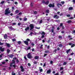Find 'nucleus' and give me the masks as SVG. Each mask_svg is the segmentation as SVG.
Listing matches in <instances>:
<instances>
[{"instance_id": "nucleus-1", "label": "nucleus", "mask_w": 75, "mask_h": 75, "mask_svg": "<svg viewBox=\"0 0 75 75\" xmlns=\"http://www.w3.org/2000/svg\"><path fill=\"white\" fill-rule=\"evenodd\" d=\"M10 13H11V11H9V8H8L6 9L5 10V15H7V16H9L8 14H10Z\"/></svg>"}, {"instance_id": "nucleus-2", "label": "nucleus", "mask_w": 75, "mask_h": 75, "mask_svg": "<svg viewBox=\"0 0 75 75\" xmlns=\"http://www.w3.org/2000/svg\"><path fill=\"white\" fill-rule=\"evenodd\" d=\"M30 41V39L27 38L26 41H24L23 42L25 44V45L28 46V41Z\"/></svg>"}, {"instance_id": "nucleus-3", "label": "nucleus", "mask_w": 75, "mask_h": 75, "mask_svg": "<svg viewBox=\"0 0 75 75\" xmlns=\"http://www.w3.org/2000/svg\"><path fill=\"white\" fill-rule=\"evenodd\" d=\"M30 28V30H32L33 29H34V24H30L29 25Z\"/></svg>"}, {"instance_id": "nucleus-4", "label": "nucleus", "mask_w": 75, "mask_h": 75, "mask_svg": "<svg viewBox=\"0 0 75 75\" xmlns=\"http://www.w3.org/2000/svg\"><path fill=\"white\" fill-rule=\"evenodd\" d=\"M27 56L28 58L29 59L33 58V56H32V55H31V54L30 53H28L27 55Z\"/></svg>"}, {"instance_id": "nucleus-5", "label": "nucleus", "mask_w": 75, "mask_h": 75, "mask_svg": "<svg viewBox=\"0 0 75 75\" xmlns=\"http://www.w3.org/2000/svg\"><path fill=\"white\" fill-rule=\"evenodd\" d=\"M49 3H50L49 1H47L46 2H45L44 0L42 1V3L45 4L46 5H48L49 4Z\"/></svg>"}, {"instance_id": "nucleus-6", "label": "nucleus", "mask_w": 75, "mask_h": 75, "mask_svg": "<svg viewBox=\"0 0 75 75\" xmlns=\"http://www.w3.org/2000/svg\"><path fill=\"white\" fill-rule=\"evenodd\" d=\"M5 50V48H3L2 47H0V51L1 52H4V50Z\"/></svg>"}, {"instance_id": "nucleus-7", "label": "nucleus", "mask_w": 75, "mask_h": 75, "mask_svg": "<svg viewBox=\"0 0 75 75\" xmlns=\"http://www.w3.org/2000/svg\"><path fill=\"white\" fill-rule=\"evenodd\" d=\"M53 18H55V19H58V18H59V16L57 15H55L53 16Z\"/></svg>"}, {"instance_id": "nucleus-8", "label": "nucleus", "mask_w": 75, "mask_h": 75, "mask_svg": "<svg viewBox=\"0 0 75 75\" xmlns=\"http://www.w3.org/2000/svg\"><path fill=\"white\" fill-rule=\"evenodd\" d=\"M45 33L44 32H42L41 33V35L42 36L41 37L42 38H44V35H45Z\"/></svg>"}, {"instance_id": "nucleus-9", "label": "nucleus", "mask_w": 75, "mask_h": 75, "mask_svg": "<svg viewBox=\"0 0 75 75\" xmlns=\"http://www.w3.org/2000/svg\"><path fill=\"white\" fill-rule=\"evenodd\" d=\"M48 6L49 7H52L53 8V7H55V5H54V4H50Z\"/></svg>"}, {"instance_id": "nucleus-10", "label": "nucleus", "mask_w": 75, "mask_h": 75, "mask_svg": "<svg viewBox=\"0 0 75 75\" xmlns=\"http://www.w3.org/2000/svg\"><path fill=\"white\" fill-rule=\"evenodd\" d=\"M20 68L21 69V72H24V69L23 68V67L22 66H21L20 67Z\"/></svg>"}, {"instance_id": "nucleus-11", "label": "nucleus", "mask_w": 75, "mask_h": 75, "mask_svg": "<svg viewBox=\"0 0 75 75\" xmlns=\"http://www.w3.org/2000/svg\"><path fill=\"white\" fill-rule=\"evenodd\" d=\"M60 27H62V30L64 29V26H63V23H61L60 25Z\"/></svg>"}, {"instance_id": "nucleus-12", "label": "nucleus", "mask_w": 75, "mask_h": 75, "mask_svg": "<svg viewBox=\"0 0 75 75\" xmlns=\"http://www.w3.org/2000/svg\"><path fill=\"white\" fill-rule=\"evenodd\" d=\"M29 29H30V27L28 26L27 28H25V31H27V30H29Z\"/></svg>"}, {"instance_id": "nucleus-13", "label": "nucleus", "mask_w": 75, "mask_h": 75, "mask_svg": "<svg viewBox=\"0 0 75 75\" xmlns=\"http://www.w3.org/2000/svg\"><path fill=\"white\" fill-rule=\"evenodd\" d=\"M4 39H7V34H5L4 35Z\"/></svg>"}, {"instance_id": "nucleus-14", "label": "nucleus", "mask_w": 75, "mask_h": 75, "mask_svg": "<svg viewBox=\"0 0 75 75\" xmlns=\"http://www.w3.org/2000/svg\"><path fill=\"white\" fill-rule=\"evenodd\" d=\"M6 44L7 47H10V45L9 44L6 43Z\"/></svg>"}, {"instance_id": "nucleus-15", "label": "nucleus", "mask_w": 75, "mask_h": 75, "mask_svg": "<svg viewBox=\"0 0 75 75\" xmlns=\"http://www.w3.org/2000/svg\"><path fill=\"white\" fill-rule=\"evenodd\" d=\"M50 73H51V70L50 69L47 71V74H50Z\"/></svg>"}, {"instance_id": "nucleus-16", "label": "nucleus", "mask_w": 75, "mask_h": 75, "mask_svg": "<svg viewBox=\"0 0 75 75\" xmlns=\"http://www.w3.org/2000/svg\"><path fill=\"white\" fill-rule=\"evenodd\" d=\"M8 57H10V58H13V54H10L8 55Z\"/></svg>"}, {"instance_id": "nucleus-17", "label": "nucleus", "mask_w": 75, "mask_h": 75, "mask_svg": "<svg viewBox=\"0 0 75 75\" xmlns=\"http://www.w3.org/2000/svg\"><path fill=\"white\" fill-rule=\"evenodd\" d=\"M45 53H50V51L49 50H45Z\"/></svg>"}, {"instance_id": "nucleus-18", "label": "nucleus", "mask_w": 75, "mask_h": 75, "mask_svg": "<svg viewBox=\"0 0 75 75\" xmlns=\"http://www.w3.org/2000/svg\"><path fill=\"white\" fill-rule=\"evenodd\" d=\"M10 50L9 49H8L7 50V54H9V53H10Z\"/></svg>"}, {"instance_id": "nucleus-19", "label": "nucleus", "mask_w": 75, "mask_h": 75, "mask_svg": "<svg viewBox=\"0 0 75 75\" xmlns=\"http://www.w3.org/2000/svg\"><path fill=\"white\" fill-rule=\"evenodd\" d=\"M70 51H71V49H69L68 50H67L66 51L67 53V54H68V53H69V52H70Z\"/></svg>"}, {"instance_id": "nucleus-20", "label": "nucleus", "mask_w": 75, "mask_h": 75, "mask_svg": "<svg viewBox=\"0 0 75 75\" xmlns=\"http://www.w3.org/2000/svg\"><path fill=\"white\" fill-rule=\"evenodd\" d=\"M38 58H39V57L38 56H35V59H38Z\"/></svg>"}, {"instance_id": "nucleus-21", "label": "nucleus", "mask_w": 75, "mask_h": 75, "mask_svg": "<svg viewBox=\"0 0 75 75\" xmlns=\"http://www.w3.org/2000/svg\"><path fill=\"white\" fill-rule=\"evenodd\" d=\"M45 12H46V13H50V11L48 9L47 10H46Z\"/></svg>"}, {"instance_id": "nucleus-22", "label": "nucleus", "mask_w": 75, "mask_h": 75, "mask_svg": "<svg viewBox=\"0 0 75 75\" xmlns=\"http://www.w3.org/2000/svg\"><path fill=\"white\" fill-rule=\"evenodd\" d=\"M18 12H19V11L17 9L15 11V13H16V14H17V13H18Z\"/></svg>"}, {"instance_id": "nucleus-23", "label": "nucleus", "mask_w": 75, "mask_h": 75, "mask_svg": "<svg viewBox=\"0 0 75 75\" xmlns=\"http://www.w3.org/2000/svg\"><path fill=\"white\" fill-rule=\"evenodd\" d=\"M73 9V8L72 7H70L69 8V10H71Z\"/></svg>"}, {"instance_id": "nucleus-24", "label": "nucleus", "mask_w": 75, "mask_h": 75, "mask_svg": "<svg viewBox=\"0 0 75 75\" xmlns=\"http://www.w3.org/2000/svg\"><path fill=\"white\" fill-rule=\"evenodd\" d=\"M67 23H72V21L71 20H69L67 21Z\"/></svg>"}, {"instance_id": "nucleus-25", "label": "nucleus", "mask_w": 75, "mask_h": 75, "mask_svg": "<svg viewBox=\"0 0 75 75\" xmlns=\"http://www.w3.org/2000/svg\"><path fill=\"white\" fill-rule=\"evenodd\" d=\"M75 44H73L71 45V48H73V47H75Z\"/></svg>"}, {"instance_id": "nucleus-26", "label": "nucleus", "mask_w": 75, "mask_h": 75, "mask_svg": "<svg viewBox=\"0 0 75 75\" xmlns=\"http://www.w3.org/2000/svg\"><path fill=\"white\" fill-rule=\"evenodd\" d=\"M17 43H18V44H21V41H18V42H17Z\"/></svg>"}, {"instance_id": "nucleus-27", "label": "nucleus", "mask_w": 75, "mask_h": 75, "mask_svg": "<svg viewBox=\"0 0 75 75\" xmlns=\"http://www.w3.org/2000/svg\"><path fill=\"white\" fill-rule=\"evenodd\" d=\"M16 66H17L16 65V64H15L13 65V67L14 68H16Z\"/></svg>"}, {"instance_id": "nucleus-28", "label": "nucleus", "mask_w": 75, "mask_h": 75, "mask_svg": "<svg viewBox=\"0 0 75 75\" xmlns=\"http://www.w3.org/2000/svg\"><path fill=\"white\" fill-rule=\"evenodd\" d=\"M27 20V18H24L23 19V21H25Z\"/></svg>"}, {"instance_id": "nucleus-29", "label": "nucleus", "mask_w": 75, "mask_h": 75, "mask_svg": "<svg viewBox=\"0 0 75 75\" xmlns=\"http://www.w3.org/2000/svg\"><path fill=\"white\" fill-rule=\"evenodd\" d=\"M4 2H5L4 1H2L0 3V4H4Z\"/></svg>"}, {"instance_id": "nucleus-30", "label": "nucleus", "mask_w": 75, "mask_h": 75, "mask_svg": "<svg viewBox=\"0 0 75 75\" xmlns=\"http://www.w3.org/2000/svg\"><path fill=\"white\" fill-rule=\"evenodd\" d=\"M62 44H60L59 45V47H62Z\"/></svg>"}, {"instance_id": "nucleus-31", "label": "nucleus", "mask_w": 75, "mask_h": 75, "mask_svg": "<svg viewBox=\"0 0 75 75\" xmlns=\"http://www.w3.org/2000/svg\"><path fill=\"white\" fill-rule=\"evenodd\" d=\"M64 13H62L60 14V16H63Z\"/></svg>"}, {"instance_id": "nucleus-32", "label": "nucleus", "mask_w": 75, "mask_h": 75, "mask_svg": "<svg viewBox=\"0 0 75 75\" xmlns=\"http://www.w3.org/2000/svg\"><path fill=\"white\" fill-rule=\"evenodd\" d=\"M12 62H12V64H15L16 63V61L14 60H12Z\"/></svg>"}, {"instance_id": "nucleus-33", "label": "nucleus", "mask_w": 75, "mask_h": 75, "mask_svg": "<svg viewBox=\"0 0 75 75\" xmlns=\"http://www.w3.org/2000/svg\"><path fill=\"white\" fill-rule=\"evenodd\" d=\"M61 3L63 4H64L65 3V2L64 1H61Z\"/></svg>"}, {"instance_id": "nucleus-34", "label": "nucleus", "mask_w": 75, "mask_h": 75, "mask_svg": "<svg viewBox=\"0 0 75 75\" xmlns=\"http://www.w3.org/2000/svg\"><path fill=\"white\" fill-rule=\"evenodd\" d=\"M67 62H64L63 64V65H67Z\"/></svg>"}, {"instance_id": "nucleus-35", "label": "nucleus", "mask_w": 75, "mask_h": 75, "mask_svg": "<svg viewBox=\"0 0 75 75\" xmlns=\"http://www.w3.org/2000/svg\"><path fill=\"white\" fill-rule=\"evenodd\" d=\"M24 58L25 59V60H26V61H27V59L26 57V56H25L24 57Z\"/></svg>"}, {"instance_id": "nucleus-36", "label": "nucleus", "mask_w": 75, "mask_h": 75, "mask_svg": "<svg viewBox=\"0 0 75 75\" xmlns=\"http://www.w3.org/2000/svg\"><path fill=\"white\" fill-rule=\"evenodd\" d=\"M12 41L13 42H14V41H16V40L15 39H12Z\"/></svg>"}, {"instance_id": "nucleus-37", "label": "nucleus", "mask_w": 75, "mask_h": 75, "mask_svg": "<svg viewBox=\"0 0 75 75\" xmlns=\"http://www.w3.org/2000/svg\"><path fill=\"white\" fill-rule=\"evenodd\" d=\"M12 64H13V63H11V64L10 65V67H13V65Z\"/></svg>"}, {"instance_id": "nucleus-38", "label": "nucleus", "mask_w": 75, "mask_h": 75, "mask_svg": "<svg viewBox=\"0 0 75 75\" xmlns=\"http://www.w3.org/2000/svg\"><path fill=\"white\" fill-rule=\"evenodd\" d=\"M4 44V43H1V42H0V45H2Z\"/></svg>"}, {"instance_id": "nucleus-39", "label": "nucleus", "mask_w": 75, "mask_h": 75, "mask_svg": "<svg viewBox=\"0 0 75 75\" xmlns=\"http://www.w3.org/2000/svg\"><path fill=\"white\" fill-rule=\"evenodd\" d=\"M33 63L34 64H37V62L34 61V62H33Z\"/></svg>"}, {"instance_id": "nucleus-40", "label": "nucleus", "mask_w": 75, "mask_h": 75, "mask_svg": "<svg viewBox=\"0 0 75 75\" xmlns=\"http://www.w3.org/2000/svg\"><path fill=\"white\" fill-rule=\"evenodd\" d=\"M64 69V68L63 67H61L60 69V71Z\"/></svg>"}, {"instance_id": "nucleus-41", "label": "nucleus", "mask_w": 75, "mask_h": 75, "mask_svg": "<svg viewBox=\"0 0 75 75\" xmlns=\"http://www.w3.org/2000/svg\"><path fill=\"white\" fill-rule=\"evenodd\" d=\"M57 51V49H55L54 50L53 52H55V53H56V51Z\"/></svg>"}, {"instance_id": "nucleus-42", "label": "nucleus", "mask_w": 75, "mask_h": 75, "mask_svg": "<svg viewBox=\"0 0 75 75\" xmlns=\"http://www.w3.org/2000/svg\"><path fill=\"white\" fill-rule=\"evenodd\" d=\"M9 28H10L11 30H12V29H13V27H12V26L10 27H9Z\"/></svg>"}, {"instance_id": "nucleus-43", "label": "nucleus", "mask_w": 75, "mask_h": 75, "mask_svg": "<svg viewBox=\"0 0 75 75\" xmlns=\"http://www.w3.org/2000/svg\"><path fill=\"white\" fill-rule=\"evenodd\" d=\"M3 55V54H1L0 55V58H2V56Z\"/></svg>"}, {"instance_id": "nucleus-44", "label": "nucleus", "mask_w": 75, "mask_h": 75, "mask_svg": "<svg viewBox=\"0 0 75 75\" xmlns=\"http://www.w3.org/2000/svg\"><path fill=\"white\" fill-rule=\"evenodd\" d=\"M30 5L31 7H33V3H32V2L31 3Z\"/></svg>"}, {"instance_id": "nucleus-45", "label": "nucleus", "mask_w": 75, "mask_h": 75, "mask_svg": "<svg viewBox=\"0 0 75 75\" xmlns=\"http://www.w3.org/2000/svg\"><path fill=\"white\" fill-rule=\"evenodd\" d=\"M31 45H32V46H34V45H35V44L33 43H32L31 44Z\"/></svg>"}, {"instance_id": "nucleus-46", "label": "nucleus", "mask_w": 75, "mask_h": 75, "mask_svg": "<svg viewBox=\"0 0 75 75\" xmlns=\"http://www.w3.org/2000/svg\"><path fill=\"white\" fill-rule=\"evenodd\" d=\"M42 20H41L40 21L39 23H40V24H41V23H42Z\"/></svg>"}, {"instance_id": "nucleus-47", "label": "nucleus", "mask_w": 75, "mask_h": 75, "mask_svg": "<svg viewBox=\"0 0 75 75\" xmlns=\"http://www.w3.org/2000/svg\"><path fill=\"white\" fill-rule=\"evenodd\" d=\"M35 28H36V29H38V30H39V29H40V27H36Z\"/></svg>"}, {"instance_id": "nucleus-48", "label": "nucleus", "mask_w": 75, "mask_h": 75, "mask_svg": "<svg viewBox=\"0 0 75 75\" xmlns=\"http://www.w3.org/2000/svg\"><path fill=\"white\" fill-rule=\"evenodd\" d=\"M34 14H37V11H35L34 12Z\"/></svg>"}, {"instance_id": "nucleus-49", "label": "nucleus", "mask_w": 75, "mask_h": 75, "mask_svg": "<svg viewBox=\"0 0 75 75\" xmlns=\"http://www.w3.org/2000/svg\"><path fill=\"white\" fill-rule=\"evenodd\" d=\"M51 30L52 31V33H54V29H52Z\"/></svg>"}, {"instance_id": "nucleus-50", "label": "nucleus", "mask_w": 75, "mask_h": 75, "mask_svg": "<svg viewBox=\"0 0 75 75\" xmlns=\"http://www.w3.org/2000/svg\"><path fill=\"white\" fill-rule=\"evenodd\" d=\"M45 66H46V63H45L44 64L43 67H45Z\"/></svg>"}, {"instance_id": "nucleus-51", "label": "nucleus", "mask_w": 75, "mask_h": 75, "mask_svg": "<svg viewBox=\"0 0 75 75\" xmlns=\"http://www.w3.org/2000/svg\"><path fill=\"white\" fill-rule=\"evenodd\" d=\"M28 66H29V67H30L31 66V64H30V63H28Z\"/></svg>"}, {"instance_id": "nucleus-52", "label": "nucleus", "mask_w": 75, "mask_h": 75, "mask_svg": "<svg viewBox=\"0 0 75 75\" xmlns=\"http://www.w3.org/2000/svg\"><path fill=\"white\" fill-rule=\"evenodd\" d=\"M67 16L68 17H71V15L69 14H68L67 15Z\"/></svg>"}, {"instance_id": "nucleus-53", "label": "nucleus", "mask_w": 75, "mask_h": 75, "mask_svg": "<svg viewBox=\"0 0 75 75\" xmlns=\"http://www.w3.org/2000/svg\"><path fill=\"white\" fill-rule=\"evenodd\" d=\"M55 75H59V73L57 72L55 74Z\"/></svg>"}, {"instance_id": "nucleus-54", "label": "nucleus", "mask_w": 75, "mask_h": 75, "mask_svg": "<svg viewBox=\"0 0 75 75\" xmlns=\"http://www.w3.org/2000/svg\"><path fill=\"white\" fill-rule=\"evenodd\" d=\"M30 48H31V47H29L28 48L27 50H30Z\"/></svg>"}, {"instance_id": "nucleus-55", "label": "nucleus", "mask_w": 75, "mask_h": 75, "mask_svg": "<svg viewBox=\"0 0 75 75\" xmlns=\"http://www.w3.org/2000/svg\"><path fill=\"white\" fill-rule=\"evenodd\" d=\"M42 71H43L42 69H40V72H42Z\"/></svg>"}, {"instance_id": "nucleus-56", "label": "nucleus", "mask_w": 75, "mask_h": 75, "mask_svg": "<svg viewBox=\"0 0 75 75\" xmlns=\"http://www.w3.org/2000/svg\"><path fill=\"white\" fill-rule=\"evenodd\" d=\"M19 60H18V59H17L16 60V62L17 63H18V62H19Z\"/></svg>"}, {"instance_id": "nucleus-57", "label": "nucleus", "mask_w": 75, "mask_h": 75, "mask_svg": "<svg viewBox=\"0 0 75 75\" xmlns=\"http://www.w3.org/2000/svg\"><path fill=\"white\" fill-rule=\"evenodd\" d=\"M14 4H18V3H17V2L15 1L14 2Z\"/></svg>"}, {"instance_id": "nucleus-58", "label": "nucleus", "mask_w": 75, "mask_h": 75, "mask_svg": "<svg viewBox=\"0 0 75 75\" xmlns=\"http://www.w3.org/2000/svg\"><path fill=\"white\" fill-rule=\"evenodd\" d=\"M52 63H53V61L52 60L50 61V64H52Z\"/></svg>"}, {"instance_id": "nucleus-59", "label": "nucleus", "mask_w": 75, "mask_h": 75, "mask_svg": "<svg viewBox=\"0 0 75 75\" xmlns=\"http://www.w3.org/2000/svg\"><path fill=\"white\" fill-rule=\"evenodd\" d=\"M59 38H62V36H59Z\"/></svg>"}, {"instance_id": "nucleus-60", "label": "nucleus", "mask_w": 75, "mask_h": 75, "mask_svg": "<svg viewBox=\"0 0 75 75\" xmlns=\"http://www.w3.org/2000/svg\"><path fill=\"white\" fill-rule=\"evenodd\" d=\"M21 14H22V13L20 12L18 13V15H21Z\"/></svg>"}, {"instance_id": "nucleus-61", "label": "nucleus", "mask_w": 75, "mask_h": 75, "mask_svg": "<svg viewBox=\"0 0 75 75\" xmlns=\"http://www.w3.org/2000/svg\"><path fill=\"white\" fill-rule=\"evenodd\" d=\"M47 54H44V57H45V56H47Z\"/></svg>"}, {"instance_id": "nucleus-62", "label": "nucleus", "mask_w": 75, "mask_h": 75, "mask_svg": "<svg viewBox=\"0 0 75 75\" xmlns=\"http://www.w3.org/2000/svg\"><path fill=\"white\" fill-rule=\"evenodd\" d=\"M64 31L63 30L61 31V33H62V34H64Z\"/></svg>"}, {"instance_id": "nucleus-63", "label": "nucleus", "mask_w": 75, "mask_h": 75, "mask_svg": "<svg viewBox=\"0 0 75 75\" xmlns=\"http://www.w3.org/2000/svg\"><path fill=\"white\" fill-rule=\"evenodd\" d=\"M12 75H16V73H12Z\"/></svg>"}, {"instance_id": "nucleus-64", "label": "nucleus", "mask_w": 75, "mask_h": 75, "mask_svg": "<svg viewBox=\"0 0 75 75\" xmlns=\"http://www.w3.org/2000/svg\"><path fill=\"white\" fill-rule=\"evenodd\" d=\"M18 73L19 75H21V74H20V71H19Z\"/></svg>"}]
</instances>
